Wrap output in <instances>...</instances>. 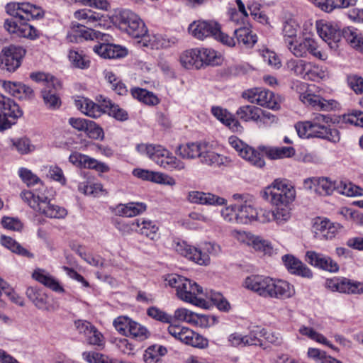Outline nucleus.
I'll list each match as a JSON object with an SVG mask.
<instances>
[{
  "mask_svg": "<svg viewBox=\"0 0 363 363\" xmlns=\"http://www.w3.org/2000/svg\"><path fill=\"white\" fill-rule=\"evenodd\" d=\"M188 199L192 203L202 205L224 206L227 203V200L223 197L202 191L190 192Z\"/></svg>",
  "mask_w": 363,
  "mask_h": 363,
  "instance_id": "cd10ccee",
  "label": "nucleus"
},
{
  "mask_svg": "<svg viewBox=\"0 0 363 363\" xmlns=\"http://www.w3.org/2000/svg\"><path fill=\"white\" fill-rule=\"evenodd\" d=\"M181 342L199 348H203L208 345V340L206 338L186 327Z\"/></svg>",
  "mask_w": 363,
  "mask_h": 363,
  "instance_id": "37998d69",
  "label": "nucleus"
},
{
  "mask_svg": "<svg viewBox=\"0 0 363 363\" xmlns=\"http://www.w3.org/2000/svg\"><path fill=\"white\" fill-rule=\"evenodd\" d=\"M136 149L142 155L149 157L157 165L169 171H182L185 163L174 156L168 150L160 145L139 144Z\"/></svg>",
  "mask_w": 363,
  "mask_h": 363,
  "instance_id": "7ed1b4c3",
  "label": "nucleus"
},
{
  "mask_svg": "<svg viewBox=\"0 0 363 363\" xmlns=\"http://www.w3.org/2000/svg\"><path fill=\"white\" fill-rule=\"evenodd\" d=\"M78 190L88 196H97L103 191V186L100 183L82 182L78 185Z\"/></svg>",
  "mask_w": 363,
  "mask_h": 363,
  "instance_id": "0e129e2a",
  "label": "nucleus"
},
{
  "mask_svg": "<svg viewBox=\"0 0 363 363\" xmlns=\"http://www.w3.org/2000/svg\"><path fill=\"white\" fill-rule=\"evenodd\" d=\"M126 336L142 341L148 337V331L146 328L132 320Z\"/></svg>",
  "mask_w": 363,
  "mask_h": 363,
  "instance_id": "680f3d73",
  "label": "nucleus"
},
{
  "mask_svg": "<svg viewBox=\"0 0 363 363\" xmlns=\"http://www.w3.org/2000/svg\"><path fill=\"white\" fill-rule=\"evenodd\" d=\"M26 294L27 297L38 309L44 311L50 310L51 307L48 303V297L45 293L30 286L27 289Z\"/></svg>",
  "mask_w": 363,
  "mask_h": 363,
  "instance_id": "72a5a7b5",
  "label": "nucleus"
},
{
  "mask_svg": "<svg viewBox=\"0 0 363 363\" xmlns=\"http://www.w3.org/2000/svg\"><path fill=\"white\" fill-rule=\"evenodd\" d=\"M306 260L310 264L330 272H337L339 270V265L331 257L315 251H308Z\"/></svg>",
  "mask_w": 363,
  "mask_h": 363,
  "instance_id": "5701e85b",
  "label": "nucleus"
},
{
  "mask_svg": "<svg viewBox=\"0 0 363 363\" xmlns=\"http://www.w3.org/2000/svg\"><path fill=\"white\" fill-rule=\"evenodd\" d=\"M262 150L265 155L273 160L291 157L296 152L293 147H263Z\"/></svg>",
  "mask_w": 363,
  "mask_h": 363,
  "instance_id": "4c0bfd02",
  "label": "nucleus"
},
{
  "mask_svg": "<svg viewBox=\"0 0 363 363\" xmlns=\"http://www.w3.org/2000/svg\"><path fill=\"white\" fill-rule=\"evenodd\" d=\"M286 65L288 69L293 72L296 76L306 79L308 67H310V62L303 60L291 59L287 62Z\"/></svg>",
  "mask_w": 363,
  "mask_h": 363,
  "instance_id": "864d4df0",
  "label": "nucleus"
},
{
  "mask_svg": "<svg viewBox=\"0 0 363 363\" xmlns=\"http://www.w3.org/2000/svg\"><path fill=\"white\" fill-rule=\"evenodd\" d=\"M167 353V350L162 345H152L146 349L143 354L145 363H162V357Z\"/></svg>",
  "mask_w": 363,
  "mask_h": 363,
  "instance_id": "58836bf2",
  "label": "nucleus"
},
{
  "mask_svg": "<svg viewBox=\"0 0 363 363\" xmlns=\"http://www.w3.org/2000/svg\"><path fill=\"white\" fill-rule=\"evenodd\" d=\"M242 97L251 104L267 107L272 110H278L280 105L277 97L273 92L262 87H255L244 91Z\"/></svg>",
  "mask_w": 363,
  "mask_h": 363,
  "instance_id": "9d476101",
  "label": "nucleus"
},
{
  "mask_svg": "<svg viewBox=\"0 0 363 363\" xmlns=\"http://www.w3.org/2000/svg\"><path fill=\"white\" fill-rule=\"evenodd\" d=\"M199 160L202 164L216 167L225 165L230 161L227 157L214 152L213 146L206 142L203 143Z\"/></svg>",
  "mask_w": 363,
  "mask_h": 363,
  "instance_id": "b1692460",
  "label": "nucleus"
},
{
  "mask_svg": "<svg viewBox=\"0 0 363 363\" xmlns=\"http://www.w3.org/2000/svg\"><path fill=\"white\" fill-rule=\"evenodd\" d=\"M0 111L3 112L6 116H9L10 120H13L16 123L18 118L23 116V111L13 100L6 97L3 94L0 95Z\"/></svg>",
  "mask_w": 363,
  "mask_h": 363,
  "instance_id": "7c9ffc66",
  "label": "nucleus"
},
{
  "mask_svg": "<svg viewBox=\"0 0 363 363\" xmlns=\"http://www.w3.org/2000/svg\"><path fill=\"white\" fill-rule=\"evenodd\" d=\"M93 50L104 58H121L127 55L125 48L110 43H99L94 45Z\"/></svg>",
  "mask_w": 363,
  "mask_h": 363,
  "instance_id": "c85d7f7f",
  "label": "nucleus"
},
{
  "mask_svg": "<svg viewBox=\"0 0 363 363\" xmlns=\"http://www.w3.org/2000/svg\"><path fill=\"white\" fill-rule=\"evenodd\" d=\"M21 197L31 208L48 218L62 219L67 215L66 208L51 203L50 200L42 193L23 191Z\"/></svg>",
  "mask_w": 363,
  "mask_h": 363,
  "instance_id": "39448f33",
  "label": "nucleus"
},
{
  "mask_svg": "<svg viewBox=\"0 0 363 363\" xmlns=\"http://www.w3.org/2000/svg\"><path fill=\"white\" fill-rule=\"evenodd\" d=\"M174 249L181 255L203 266L210 264L211 256L216 257L221 252L220 246L213 242H205L197 248L185 241H179L175 243Z\"/></svg>",
  "mask_w": 363,
  "mask_h": 363,
  "instance_id": "20e7f679",
  "label": "nucleus"
},
{
  "mask_svg": "<svg viewBox=\"0 0 363 363\" xmlns=\"http://www.w3.org/2000/svg\"><path fill=\"white\" fill-rule=\"evenodd\" d=\"M298 26L292 21H286L283 28V37L284 44L292 42L296 39Z\"/></svg>",
  "mask_w": 363,
  "mask_h": 363,
  "instance_id": "338daca9",
  "label": "nucleus"
},
{
  "mask_svg": "<svg viewBox=\"0 0 363 363\" xmlns=\"http://www.w3.org/2000/svg\"><path fill=\"white\" fill-rule=\"evenodd\" d=\"M105 79L111 88L118 95H125L128 92L126 86L111 71L104 72Z\"/></svg>",
  "mask_w": 363,
  "mask_h": 363,
  "instance_id": "4d7b16f0",
  "label": "nucleus"
},
{
  "mask_svg": "<svg viewBox=\"0 0 363 363\" xmlns=\"http://www.w3.org/2000/svg\"><path fill=\"white\" fill-rule=\"evenodd\" d=\"M295 128L300 138H316L309 121L297 123L295 125Z\"/></svg>",
  "mask_w": 363,
  "mask_h": 363,
  "instance_id": "774afa93",
  "label": "nucleus"
},
{
  "mask_svg": "<svg viewBox=\"0 0 363 363\" xmlns=\"http://www.w3.org/2000/svg\"><path fill=\"white\" fill-rule=\"evenodd\" d=\"M72 65L79 69H86L90 65L89 57L82 51L70 50L68 55Z\"/></svg>",
  "mask_w": 363,
  "mask_h": 363,
  "instance_id": "6e6d98bb",
  "label": "nucleus"
},
{
  "mask_svg": "<svg viewBox=\"0 0 363 363\" xmlns=\"http://www.w3.org/2000/svg\"><path fill=\"white\" fill-rule=\"evenodd\" d=\"M165 281L176 289L179 299L196 306H201L205 302L206 292L195 281L177 274L167 275Z\"/></svg>",
  "mask_w": 363,
  "mask_h": 363,
  "instance_id": "f257e3e1",
  "label": "nucleus"
},
{
  "mask_svg": "<svg viewBox=\"0 0 363 363\" xmlns=\"http://www.w3.org/2000/svg\"><path fill=\"white\" fill-rule=\"evenodd\" d=\"M337 182L328 177H313L306 179L304 184L321 196H330L336 191Z\"/></svg>",
  "mask_w": 363,
  "mask_h": 363,
  "instance_id": "aec40b11",
  "label": "nucleus"
},
{
  "mask_svg": "<svg viewBox=\"0 0 363 363\" xmlns=\"http://www.w3.org/2000/svg\"><path fill=\"white\" fill-rule=\"evenodd\" d=\"M319 36L328 43L332 50H337L341 40V31L339 26L333 22L320 21L316 25Z\"/></svg>",
  "mask_w": 363,
  "mask_h": 363,
  "instance_id": "4468645a",
  "label": "nucleus"
},
{
  "mask_svg": "<svg viewBox=\"0 0 363 363\" xmlns=\"http://www.w3.org/2000/svg\"><path fill=\"white\" fill-rule=\"evenodd\" d=\"M233 34L238 44H242L246 48H252L257 41V37L247 27H241L234 30Z\"/></svg>",
  "mask_w": 363,
  "mask_h": 363,
  "instance_id": "ea45409f",
  "label": "nucleus"
},
{
  "mask_svg": "<svg viewBox=\"0 0 363 363\" xmlns=\"http://www.w3.org/2000/svg\"><path fill=\"white\" fill-rule=\"evenodd\" d=\"M236 205L238 224H247L252 220H256L258 211L252 204L245 202Z\"/></svg>",
  "mask_w": 363,
  "mask_h": 363,
  "instance_id": "f704fd0d",
  "label": "nucleus"
},
{
  "mask_svg": "<svg viewBox=\"0 0 363 363\" xmlns=\"http://www.w3.org/2000/svg\"><path fill=\"white\" fill-rule=\"evenodd\" d=\"M262 196L274 206H289L295 199L296 191L286 180L277 179L264 189Z\"/></svg>",
  "mask_w": 363,
  "mask_h": 363,
  "instance_id": "423d86ee",
  "label": "nucleus"
},
{
  "mask_svg": "<svg viewBox=\"0 0 363 363\" xmlns=\"http://www.w3.org/2000/svg\"><path fill=\"white\" fill-rule=\"evenodd\" d=\"M30 77L35 82L43 83L41 94L46 107L52 110L58 109L62 104L58 94L62 88L60 82L54 76L44 72L31 73Z\"/></svg>",
  "mask_w": 363,
  "mask_h": 363,
  "instance_id": "0eeeda50",
  "label": "nucleus"
},
{
  "mask_svg": "<svg viewBox=\"0 0 363 363\" xmlns=\"http://www.w3.org/2000/svg\"><path fill=\"white\" fill-rule=\"evenodd\" d=\"M133 174L143 180L150 181L157 184H166L171 186L176 184L174 178L161 172L137 168L133 169Z\"/></svg>",
  "mask_w": 363,
  "mask_h": 363,
  "instance_id": "a878e982",
  "label": "nucleus"
},
{
  "mask_svg": "<svg viewBox=\"0 0 363 363\" xmlns=\"http://www.w3.org/2000/svg\"><path fill=\"white\" fill-rule=\"evenodd\" d=\"M69 161L79 168L94 169L101 173L109 171V167L106 164L77 152H74L69 155Z\"/></svg>",
  "mask_w": 363,
  "mask_h": 363,
  "instance_id": "f3484780",
  "label": "nucleus"
},
{
  "mask_svg": "<svg viewBox=\"0 0 363 363\" xmlns=\"http://www.w3.org/2000/svg\"><path fill=\"white\" fill-rule=\"evenodd\" d=\"M336 191L347 196H357L363 194V189L351 182H339L337 183Z\"/></svg>",
  "mask_w": 363,
  "mask_h": 363,
  "instance_id": "5fc2aeb1",
  "label": "nucleus"
},
{
  "mask_svg": "<svg viewBox=\"0 0 363 363\" xmlns=\"http://www.w3.org/2000/svg\"><path fill=\"white\" fill-rule=\"evenodd\" d=\"M285 45L296 57H305L308 52L320 60H325L328 57L325 52L319 50L317 43L311 38H306L301 41L296 39L288 42Z\"/></svg>",
  "mask_w": 363,
  "mask_h": 363,
  "instance_id": "f8f14e48",
  "label": "nucleus"
},
{
  "mask_svg": "<svg viewBox=\"0 0 363 363\" xmlns=\"http://www.w3.org/2000/svg\"><path fill=\"white\" fill-rule=\"evenodd\" d=\"M328 77L329 72L326 67L310 62V67H308L306 79L319 82L320 80L326 79Z\"/></svg>",
  "mask_w": 363,
  "mask_h": 363,
  "instance_id": "603ef678",
  "label": "nucleus"
},
{
  "mask_svg": "<svg viewBox=\"0 0 363 363\" xmlns=\"http://www.w3.org/2000/svg\"><path fill=\"white\" fill-rule=\"evenodd\" d=\"M240 157L255 167L262 168L265 165V161L261 154L249 145L245 147Z\"/></svg>",
  "mask_w": 363,
  "mask_h": 363,
  "instance_id": "09e8293b",
  "label": "nucleus"
},
{
  "mask_svg": "<svg viewBox=\"0 0 363 363\" xmlns=\"http://www.w3.org/2000/svg\"><path fill=\"white\" fill-rule=\"evenodd\" d=\"M75 18L78 20H84L85 23L89 26L96 27L101 26L103 15L93 11L90 9H81L76 11L74 13Z\"/></svg>",
  "mask_w": 363,
  "mask_h": 363,
  "instance_id": "79ce46f5",
  "label": "nucleus"
},
{
  "mask_svg": "<svg viewBox=\"0 0 363 363\" xmlns=\"http://www.w3.org/2000/svg\"><path fill=\"white\" fill-rule=\"evenodd\" d=\"M33 277L38 282L50 288L54 291H64L63 288L60 285L59 282L43 269H38L35 270L33 273Z\"/></svg>",
  "mask_w": 363,
  "mask_h": 363,
  "instance_id": "c9c22d12",
  "label": "nucleus"
},
{
  "mask_svg": "<svg viewBox=\"0 0 363 363\" xmlns=\"http://www.w3.org/2000/svg\"><path fill=\"white\" fill-rule=\"evenodd\" d=\"M172 320L186 322L191 324H197L199 316L196 313L184 308H179L174 311Z\"/></svg>",
  "mask_w": 363,
  "mask_h": 363,
  "instance_id": "13d9d810",
  "label": "nucleus"
},
{
  "mask_svg": "<svg viewBox=\"0 0 363 363\" xmlns=\"http://www.w3.org/2000/svg\"><path fill=\"white\" fill-rule=\"evenodd\" d=\"M272 277L263 275H251L245 279L243 286L259 296L267 298Z\"/></svg>",
  "mask_w": 363,
  "mask_h": 363,
  "instance_id": "6ab92c4d",
  "label": "nucleus"
},
{
  "mask_svg": "<svg viewBox=\"0 0 363 363\" xmlns=\"http://www.w3.org/2000/svg\"><path fill=\"white\" fill-rule=\"evenodd\" d=\"M243 242L252 247L255 250L264 254H270L272 247L270 242L259 236L250 233H243Z\"/></svg>",
  "mask_w": 363,
  "mask_h": 363,
  "instance_id": "2f4dec72",
  "label": "nucleus"
},
{
  "mask_svg": "<svg viewBox=\"0 0 363 363\" xmlns=\"http://www.w3.org/2000/svg\"><path fill=\"white\" fill-rule=\"evenodd\" d=\"M211 113L223 124L228 126L233 132H240L242 129L240 122L226 109L220 106H213Z\"/></svg>",
  "mask_w": 363,
  "mask_h": 363,
  "instance_id": "c756f323",
  "label": "nucleus"
},
{
  "mask_svg": "<svg viewBox=\"0 0 363 363\" xmlns=\"http://www.w3.org/2000/svg\"><path fill=\"white\" fill-rule=\"evenodd\" d=\"M203 142L189 143L180 145L176 153L183 159L194 160L201 156V150Z\"/></svg>",
  "mask_w": 363,
  "mask_h": 363,
  "instance_id": "473e14b6",
  "label": "nucleus"
},
{
  "mask_svg": "<svg viewBox=\"0 0 363 363\" xmlns=\"http://www.w3.org/2000/svg\"><path fill=\"white\" fill-rule=\"evenodd\" d=\"M260 113V108L252 105H245L238 108L236 111V115L243 121H252L257 123L259 118V113Z\"/></svg>",
  "mask_w": 363,
  "mask_h": 363,
  "instance_id": "a18cd8bd",
  "label": "nucleus"
},
{
  "mask_svg": "<svg viewBox=\"0 0 363 363\" xmlns=\"http://www.w3.org/2000/svg\"><path fill=\"white\" fill-rule=\"evenodd\" d=\"M6 12L12 17L21 21L40 19L44 17L45 11L38 6L29 3H9L6 6Z\"/></svg>",
  "mask_w": 363,
  "mask_h": 363,
  "instance_id": "ddd939ff",
  "label": "nucleus"
},
{
  "mask_svg": "<svg viewBox=\"0 0 363 363\" xmlns=\"http://www.w3.org/2000/svg\"><path fill=\"white\" fill-rule=\"evenodd\" d=\"M298 333L301 335L306 336L312 340L326 345L334 350H337V348L331 344L323 335L318 333L313 328L301 325L298 329Z\"/></svg>",
  "mask_w": 363,
  "mask_h": 363,
  "instance_id": "49530a36",
  "label": "nucleus"
},
{
  "mask_svg": "<svg viewBox=\"0 0 363 363\" xmlns=\"http://www.w3.org/2000/svg\"><path fill=\"white\" fill-rule=\"evenodd\" d=\"M116 23L118 28L135 38H142L143 46H148L147 42V30L144 22L130 10H123L116 16Z\"/></svg>",
  "mask_w": 363,
  "mask_h": 363,
  "instance_id": "6e6552de",
  "label": "nucleus"
},
{
  "mask_svg": "<svg viewBox=\"0 0 363 363\" xmlns=\"http://www.w3.org/2000/svg\"><path fill=\"white\" fill-rule=\"evenodd\" d=\"M199 52L200 59L201 60V67L203 65H216L220 63V56L214 50L203 48L199 49Z\"/></svg>",
  "mask_w": 363,
  "mask_h": 363,
  "instance_id": "bf43d9fd",
  "label": "nucleus"
},
{
  "mask_svg": "<svg viewBox=\"0 0 363 363\" xmlns=\"http://www.w3.org/2000/svg\"><path fill=\"white\" fill-rule=\"evenodd\" d=\"M199 49H191L184 52L180 56L182 65L187 68L195 67L199 69L201 67V60L200 59Z\"/></svg>",
  "mask_w": 363,
  "mask_h": 363,
  "instance_id": "a19ab883",
  "label": "nucleus"
},
{
  "mask_svg": "<svg viewBox=\"0 0 363 363\" xmlns=\"http://www.w3.org/2000/svg\"><path fill=\"white\" fill-rule=\"evenodd\" d=\"M131 227L138 234L149 238L151 240H157L160 238L159 227L155 221L146 218H138L131 223Z\"/></svg>",
  "mask_w": 363,
  "mask_h": 363,
  "instance_id": "393cba45",
  "label": "nucleus"
},
{
  "mask_svg": "<svg viewBox=\"0 0 363 363\" xmlns=\"http://www.w3.org/2000/svg\"><path fill=\"white\" fill-rule=\"evenodd\" d=\"M131 95L134 99L148 106H155L160 103L158 97L152 92L142 88H133L130 90Z\"/></svg>",
  "mask_w": 363,
  "mask_h": 363,
  "instance_id": "c03bdc74",
  "label": "nucleus"
},
{
  "mask_svg": "<svg viewBox=\"0 0 363 363\" xmlns=\"http://www.w3.org/2000/svg\"><path fill=\"white\" fill-rule=\"evenodd\" d=\"M315 86L299 82L297 90L301 101L307 106L315 110L330 111L337 106V101L333 99L326 100L320 95L315 94Z\"/></svg>",
  "mask_w": 363,
  "mask_h": 363,
  "instance_id": "1a4fd4ad",
  "label": "nucleus"
},
{
  "mask_svg": "<svg viewBox=\"0 0 363 363\" xmlns=\"http://www.w3.org/2000/svg\"><path fill=\"white\" fill-rule=\"evenodd\" d=\"M26 53V49L20 45L4 47L0 52L1 69L9 72H15L21 66Z\"/></svg>",
  "mask_w": 363,
  "mask_h": 363,
  "instance_id": "9b49d317",
  "label": "nucleus"
},
{
  "mask_svg": "<svg viewBox=\"0 0 363 363\" xmlns=\"http://www.w3.org/2000/svg\"><path fill=\"white\" fill-rule=\"evenodd\" d=\"M102 101L101 105L96 104L86 98H81L75 101V106L85 115L91 118H99L106 111H108L110 116H112L118 121H125L128 118V112L118 105L113 104L112 101L103 96H100Z\"/></svg>",
  "mask_w": 363,
  "mask_h": 363,
  "instance_id": "f03ea898",
  "label": "nucleus"
},
{
  "mask_svg": "<svg viewBox=\"0 0 363 363\" xmlns=\"http://www.w3.org/2000/svg\"><path fill=\"white\" fill-rule=\"evenodd\" d=\"M269 287L267 298L286 299L295 294L294 286L282 279L272 278Z\"/></svg>",
  "mask_w": 363,
  "mask_h": 363,
  "instance_id": "412c9836",
  "label": "nucleus"
},
{
  "mask_svg": "<svg viewBox=\"0 0 363 363\" xmlns=\"http://www.w3.org/2000/svg\"><path fill=\"white\" fill-rule=\"evenodd\" d=\"M332 118L329 115H323L320 113L314 114L310 121L313 133L316 138H320V135L324 133L326 130L327 124L331 122Z\"/></svg>",
  "mask_w": 363,
  "mask_h": 363,
  "instance_id": "de8ad7c7",
  "label": "nucleus"
},
{
  "mask_svg": "<svg viewBox=\"0 0 363 363\" xmlns=\"http://www.w3.org/2000/svg\"><path fill=\"white\" fill-rule=\"evenodd\" d=\"M338 225L331 223L327 218L317 217L313 220L312 230L319 239L333 238L337 233Z\"/></svg>",
  "mask_w": 363,
  "mask_h": 363,
  "instance_id": "4be33fe9",
  "label": "nucleus"
},
{
  "mask_svg": "<svg viewBox=\"0 0 363 363\" xmlns=\"http://www.w3.org/2000/svg\"><path fill=\"white\" fill-rule=\"evenodd\" d=\"M11 143L12 149L16 150L21 155L28 154L34 150V146L30 143V140L26 138L11 140Z\"/></svg>",
  "mask_w": 363,
  "mask_h": 363,
  "instance_id": "69168bd1",
  "label": "nucleus"
},
{
  "mask_svg": "<svg viewBox=\"0 0 363 363\" xmlns=\"http://www.w3.org/2000/svg\"><path fill=\"white\" fill-rule=\"evenodd\" d=\"M146 210V205L144 203L130 202L126 204H119L116 206V213L120 216L133 217L136 216Z\"/></svg>",
  "mask_w": 363,
  "mask_h": 363,
  "instance_id": "e433bc0d",
  "label": "nucleus"
},
{
  "mask_svg": "<svg viewBox=\"0 0 363 363\" xmlns=\"http://www.w3.org/2000/svg\"><path fill=\"white\" fill-rule=\"evenodd\" d=\"M343 37L352 47L359 50L362 45L363 35L358 33V30L352 27H347L341 31V38Z\"/></svg>",
  "mask_w": 363,
  "mask_h": 363,
  "instance_id": "8fccbe9b",
  "label": "nucleus"
},
{
  "mask_svg": "<svg viewBox=\"0 0 363 363\" xmlns=\"http://www.w3.org/2000/svg\"><path fill=\"white\" fill-rule=\"evenodd\" d=\"M291 218V212L289 206H275L273 210V221L278 225H283Z\"/></svg>",
  "mask_w": 363,
  "mask_h": 363,
  "instance_id": "e2e57ef3",
  "label": "nucleus"
},
{
  "mask_svg": "<svg viewBox=\"0 0 363 363\" xmlns=\"http://www.w3.org/2000/svg\"><path fill=\"white\" fill-rule=\"evenodd\" d=\"M26 21L13 17L5 21L4 27L10 33L15 34L18 37L26 38L30 40L38 38L40 36L39 30Z\"/></svg>",
  "mask_w": 363,
  "mask_h": 363,
  "instance_id": "2eb2a0df",
  "label": "nucleus"
},
{
  "mask_svg": "<svg viewBox=\"0 0 363 363\" xmlns=\"http://www.w3.org/2000/svg\"><path fill=\"white\" fill-rule=\"evenodd\" d=\"M206 298H209L220 311H228L230 308V303L220 293L213 291L206 292Z\"/></svg>",
  "mask_w": 363,
  "mask_h": 363,
  "instance_id": "052dcab7",
  "label": "nucleus"
},
{
  "mask_svg": "<svg viewBox=\"0 0 363 363\" xmlns=\"http://www.w3.org/2000/svg\"><path fill=\"white\" fill-rule=\"evenodd\" d=\"M220 25L214 21H195L189 26V32L194 38L203 40L208 37L214 38Z\"/></svg>",
  "mask_w": 363,
  "mask_h": 363,
  "instance_id": "a211bd4d",
  "label": "nucleus"
},
{
  "mask_svg": "<svg viewBox=\"0 0 363 363\" xmlns=\"http://www.w3.org/2000/svg\"><path fill=\"white\" fill-rule=\"evenodd\" d=\"M326 286L332 291L348 294H363V283L344 277L328 279L326 281Z\"/></svg>",
  "mask_w": 363,
  "mask_h": 363,
  "instance_id": "dca6fc26",
  "label": "nucleus"
},
{
  "mask_svg": "<svg viewBox=\"0 0 363 363\" xmlns=\"http://www.w3.org/2000/svg\"><path fill=\"white\" fill-rule=\"evenodd\" d=\"M1 243L5 247L10 250L11 252L27 257H31L33 255L26 249L23 248L18 242H17L12 238L9 236L2 235L1 237Z\"/></svg>",
  "mask_w": 363,
  "mask_h": 363,
  "instance_id": "3c124183",
  "label": "nucleus"
},
{
  "mask_svg": "<svg viewBox=\"0 0 363 363\" xmlns=\"http://www.w3.org/2000/svg\"><path fill=\"white\" fill-rule=\"evenodd\" d=\"M281 259L284 266L291 274L305 278H311L313 277L311 270L294 256L286 255Z\"/></svg>",
  "mask_w": 363,
  "mask_h": 363,
  "instance_id": "bb28decb",
  "label": "nucleus"
}]
</instances>
